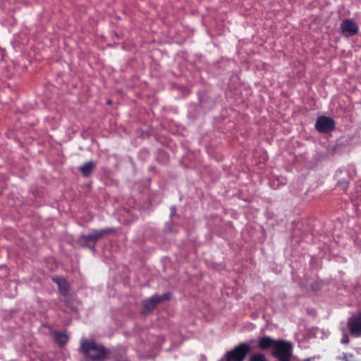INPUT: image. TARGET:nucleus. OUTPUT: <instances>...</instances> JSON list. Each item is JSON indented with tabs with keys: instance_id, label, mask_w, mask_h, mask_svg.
<instances>
[{
	"instance_id": "nucleus-1",
	"label": "nucleus",
	"mask_w": 361,
	"mask_h": 361,
	"mask_svg": "<svg viewBox=\"0 0 361 361\" xmlns=\"http://www.w3.org/2000/svg\"><path fill=\"white\" fill-rule=\"evenodd\" d=\"M79 351L92 361H104L110 353L102 344L87 339L81 340Z\"/></svg>"
},
{
	"instance_id": "nucleus-2",
	"label": "nucleus",
	"mask_w": 361,
	"mask_h": 361,
	"mask_svg": "<svg viewBox=\"0 0 361 361\" xmlns=\"http://www.w3.org/2000/svg\"><path fill=\"white\" fill-rule=\"evenodd\" d=\"M114 228H106L102 230H94L91 233L87 235L82 234L78 238V243L84 247H88L93 251L95 250V245L97 240L102 238L104 235L113 233Z\"/></svg>"
},
{
	"instance_id": "nucleus-3",
	"label": "nucleus",
	"mask_w": 361,
	"mask_h": 361,
	"mask_svg": "<svg viewBox=\"0 0 361 361\" xmlns=\"http://www.w3.org/2000/svg\"><path fill=\"white\" fill-rule=\"evenodd\" d=\"M251 350L250 345L247 343H240L233 349L226 352L219 361H244Z\"/></svg>"
},
{
	"instance_id": "nucleus-4",
	"label": "nucleus",
	"mask_w": 361,
	"mask_h": 361,
	"mask_svg": "<svg viewBox=\"0 0 361 361\" xmlns=\"http://www.w3.org/2000/svg\"><path fill=\"white\" fill-rule=\"evenodd\" d=\"M171 298V293H166L163 295H153L149 298L145 300L142 301V313L144 314H148L152 312V311L155 309L157 305L160 302L168 300Z\"/></svg>"
},
{
	"instance_id": "nucleus-5",
	"label": "nucleus",
	"mask_w": 361,
	"mask_h": 361,
	"mask_svg": "<svg viewBox=\"0 0 361 361\" xmlns=\"http://www.w3.org/2000/svg\"><path fill=\"white\" fill-rule=\"evenodd\" d=\"M351 336L358 338L361 336V312L351 316L347 323Z\"/></svg>"
},
{
	"instance_id": "nucleus-6",
	"label": "nucleus",
	"mask_w": 361,
	"mask_h": 361,
	"mask_svg": "<svg viewBox=\"0 0 361 361\" xmlns=\"http://www.w3.org/2000/svg\"><path fill=\"white\" fill-rule=\"evenodd\" d=\"M335 128L334 121L324 116H319L315 123V128L319 133H328Z\"/></svg>"
},
{
	"instance_id": "nucleus-7",
	"label": "nucleus",
	"mask_w": 361,
	"mask_h": 361,
	"mask_svg": "<svg viewBox=\"0 0 361 361\" xmlns=\"http://www.w3.org/2000/svg\"><path fill=\"white\" fill-rule=\"evenodd\" d=\"M342 34L347 37L355 35L359 31V27L352 19H345L340 25Z\"/></svg>"
},
{
	"instance_id": "nucleus-8",
	"label": "nucleus",
	"mask_w": 361,
	"mask_h": 361,
	"mask_svg": "<svg viewBox=\"0 0 361 361\" xmlns=\"http://www.w3.org/2000/svg\"><path fill=\"white\" fill-rule=\"evenodd\" d=\"M276 341H277V340L274 339L273 338H271L270 336H264L260 337L258 339L257 347L259 350H263V351H266V350H268L270 349L273 350L274 346L275 343H276Z\"/></svg>"
},
{
	"instance_id": "nucleus-9",
	"label": "nucleus",
	"mask_w": 361,
	"mask_h": 361,
	"mask_svg": "<svg viewBox=\"0 0 361 361\" xmlns=\"http://www.w3.org/2000/svg\"><path fill=\"white\" fill-rule=\"evenodd\" d=\"M96 167V164L93 160H90L84 163L78 167V170L81 172L85 178L90 177Z\"/></svg>"
},
{
	"instance_id": "nucleus-10",
	"label": "nucleus",
	"mask_w": 361,
	"mask_h": 361,
	"mask_svg": "<svg viewBox=\"0 0 361 361\" xmlns=\"http://www.w3.org/2000/svg\"><path fill=\"white\" fill-rule=\"evenodd\" d=\"M53 281L58 284L59 292L63 295H66L68 290V286L66 281L60 279H54Z\"/></svg>"
},
{
	"instance_id": "nucleus-11",
	"label": "nucleus",
	"mask_w": 361,
	"mask_h": 361,
	"mask_svg": "<svg viewBox=\"0 0 361 361\" xmlns=\"http://www.w3.org/2000/svg\"><path fill=\"white\" fill-rule=\"evenodd\" d=\"M55 341L60 345H64L68 341V338L66 334L56 332L55 333Z\"/></svg>"
},
{
	"instance_id": "nucleus-12",
	"label": "nucleus",
	"mask_w": 361,
	"mask_h": 361,
	"mask_svg": "<svg viewBox=\"0 0 361 361\" xmlns=\"http://www.w3.org/2000/svg\"><path fill=\"white\" fill-rule=\"evenodd\" d=\"M249 361H268L262 353L254 354L250 357Z\"/></svg>"
},
{
	"instance_id": "nucleus-13",
	"label": "nucleus",
	"mask_w": 361,
	"mask_h": 361,
	"mask_svg": "<svg viewBox=\"0 0 361 361\" xmlns=\"http://www.w3.org/2000/svg\"><path fill=\"white\" fill-rule=\"evenodd\" d=\"M339 359L345 361H353L354 355L351 353H343V355L339 357Z\"/></svg>"
},
{
	"instance_id": "nucleus-14",
	"label": "nucleus",
	"mask_w": 361,
	"mask_h": 361,
	"mask_svg": "<svg viewBox=\"0 0 361 361\" xmlns=\"http://www.w3.org/2000/svg\"><path fill=\"white\" fill-rule=\"evenodd\" d=\"M341 343L343 344H348L349 343V338H348V335L345 334L343 336V338L341 339Z\"/></svg>"
},
{
	"instance_id": "nucleus-15",
	"label": "nucleus",
	"mask_w": 361,
	"mask_h": 361,
	"mask_svg": "<svg viewBox=\"0 0 361 361\" xmlns=\"http://www.w3.org/2000/svg\"><path fill=\"white\" fill-rule=\"evenodd\" d=\"M176 214V209L174 207H171V216H173Z\"/></svg>"
},
{
	"instance_id": "nucleus-16",
	"label": "nucleus",
	"mask_w": 361,
	"mask_h": 361,
	"mask_svg": "<svg viewBox=\"0 0 361 361\" xmlns=\"http://www.w3.org/2000/svg\"><path fill=\"white\" fill-rule=\"evenodd\" d=\"M303 361H315V357H309V358L304 360Z\"/></svg>"
}]
</instances>
